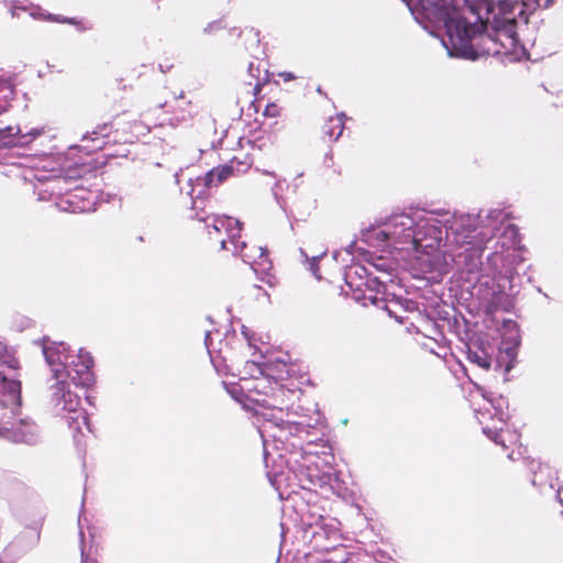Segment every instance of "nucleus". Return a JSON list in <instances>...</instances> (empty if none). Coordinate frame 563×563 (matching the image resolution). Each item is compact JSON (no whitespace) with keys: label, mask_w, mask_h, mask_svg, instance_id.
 Returning a JSON list of instances; mask_svg holds the SVG:
<instances>
[{"label":"nucleus","mask_w":563,"mask_h":563,"mask_svg":"<svg viewBox=\"0 0 563 563\" xmlns=\"http://www.w3.org/2000/svg\"><path fill=\"white\" fill-rule=\"evenodd\" d=\"M501 15L504 19L495 26L494 36L487 33V25L483 21L470 23L451 7L444 8L442 23L454 48L466 49L468 46L473 48L474 46L485 45L487 54L499 53L498 45L505 49H512L518 42L516 20L507 18V14Z\"/></svg>","instance_id":"1"},{"label":"nucleus","mask_w":563,"mask_h":563,"mask_svg":"<svg viewBox=\"0 0 563 563\" xmlns=\"http://www.w3.org/2000/svg\"><path fill=\"white\" fill-rule=\"evenodd\" d=\"M218 223L224 227L227 223L235 224V232L231 233L228 240L221 241V247L232 251L233 254L240 256L243 262L250 264L256 274L265 275L267 283L272 285L271 271L273 269V262L269 258V252L266 247L257 245L253 242H246L241 236V224L238 220L225 219L220 220Z\"/></svg>","instance_id":"2"},{"label":"nucleus","mask_w":563,"mask_h":563,"mask_svg":"<svg viewBox=\"0 0 563 563\" xmlns=\"http://www.w3.org/2000/svg\"><path fill=\"white\" fill-rule=\"evenodd\" d=\"M43 353L59 389H64L68 378L74 385L81 386L89 385L92 382L91 367L93 366V360L89 354L79 355V358H81L80 368H70L64 362L63 358H66V355H64L59 347L45 346Z\"/></svg>","instance_id":"3"},{"label":"nucleus","mask_w":563,"mask_h":563,"mask_svg":"<svg viewBox=\"0 0 563 563\" xmlns=\"http://www.w3.org/2000/svg\"><path fill=\"white\" fill-rule=\"evenodd\" d=\"M415 220L408 214H395L387 219L382 228L375 231V238L378 241L387 242L393 245L412 242L418 245L419 240L416 236Z\"/></svg>","instance_id":"4"},{"label":"nucleus","mask_w":563,"mask_h":563,"mask_svg":"<svg viewBox=\"0 0 563 563\" xmlns=\"http://www.w3.org/2000/svg\"><path fill=\"white\" fill-rule=\"evenodd\" d=\"M424 10L434 9L438 11V20L442 22V14L445 7L454 8L462 16L461 11L452 3V0H417ZM473 7L486 9L488 13L509 14L511 13V0H465Z\"/></svg>","instance_id":"5"},{"label":"nucleus","mask_w":563,"mask_h":563,"mask_svg":"<svg viewBox=\"0 0 563 563\" xmlns=\"http://www.w3.org/2000/svg\"><path fill=\"white\" fill-rule=\"evenodd\" d=\"M62 390L63 409L68 412L66 420L69 428L77 433H82L84 428L91 431L89 417L86 410L80 406V398L70 390H65V388Z\"/></svg>","instance_id":"6"},{"label":"nucleus","mask_w":563,"mask_h":563,"mask_svg":"<svg viewBox=\"0 0 563 563\" xmlns=\"http://www.w3.org/2000/svg\"><path fill=\"white\" fill-rule=\"evenodd\" d=\"M163 107L170 108L167 112L173 114V118H170L172 124L192 120L199 113L198 107L194 106L190 100H186L183 96L179 98L174 97L172 102L166 101Z\"/></svg>","instance_id":"7"},{"label":"nucleus","mask_w":563,"mask_h":563,"mask_svg":"<svg viewBox=\"0 0 563 563\" xmlns=\"http://www.w3.org/2000/svg\"><path fill=\"white\" fill-rule=\"evenodd\" d=\"M529 470L533 473V477L531 479L533 486H537L540 489L545 487L553 489L554 476L553 471L549 465L531 460L529 462Z\"/></svg>","instance_id":"8"},{"label":"nucleus","mask_w":563,"mask_h":563,"mask_svg":"<svg viewBox=\"0 0 563 563\" xmlns=\"http://www.w3.org/2000/svg\"><path fill=\"white\" fill-rule=\"evenodd\" d=\"M234 168L232 165H221L209 170L202 178L206 188L218 187L233 175Z\"/></svg>","instance_id":"9"},{"label":"nucleus","mask_w":563,"mask_h":563,"mask_svg":"<svg viewBox=\"0 0 563 563\" xmlns=\"http://www.w3.org/2000/svg\"><path fill=\"white\" fill-rule=\"evenodd\" d=\"M344 130V122L342 117L333 115L324 121L321 126V137L324 141H335L338 140Z\"/></svg>","instance_id":"10"},{"label":"nucleus","mask_w":563,"mask_h":563,"mask_svg":"<svg viewBox=\"0 0 563 563\" xmlns=\"http://www.w3.org/2000/svg\"><path fill=\"white\" fill-rule=\"evenodd\" d=\"M484 431L496 444L501 445L504 449L514 446L519 442V435L509 429H500L498 431L485 429Z\"/></svg>","instance_id":"11"},{"label":"nucleus","mask_w":563,"mask_h":563,"mask_svg":"<svg viewBox=\"0 0 563 563\" xmlns=\"http://www.w3.org/2000/svg\"><path fill=\"white\" fill-rule=\"evenodd\" d=\"M467 358L473 364H476L481 368L489 369L492 366L490 356L482 349H470L467 353Z\"/></svg>","instance_id":"12"},{"label":"nucleus","mask_w":563,"mask_h":563,"mask_svg":"<svg viewBox=\"0 0 563 563\" xmlns=\"http://www.w3.org/2000/svg\"><path fill=\"white\" fill-rule=\"evenodd\" d=\"M0 385L8 393L11 400L14 401L20 398L21 395V383L14 379H8L2 373H0Z\"/></svg>","instance_id":"13"},{"label":"nucleus","mask_w":563,"mask_h":563,"mask_svg":"<svg viewBox=\"0 0 563 563\" xmlns=\"http://www.w3.org/2000/svg\"><path fill=\"white\" fill-rule=\"evenodd\" d=\"M19 132V129L13 126H7L5 129H0V147H12L16 145L15 136Z\"/></svg>","instance_id":"14"},{"label":"nucleus","mask_w":563,"mask_h":563,"mask_svg":"<svg viewBox=\"0 0 563 563\" xmlns=\"http://www.w3.org/2000/svg\"><path fill=\"white\" fill-rule=\"evenodd\" d=\"M64 184H66V179L64 177H55L47 183L46 191H49L52 196H62L68 191V188H65Z\"/></svg>","instance_id":"15"},{"label":"nucleus","mask_w":563,"mask_h":563,"mask_svg":"<svg viewBox=\"0 0 563 563\" xmlns=\"http://www.w3.org/2000/svg\"><path fill=\"white\" fill-rule=\"evenodd\" d=\"M284 109L277 102L268 103L264 109V117L271 119H278L283 117Z\"/></svg>","instance_id":"16"},{"label":"nucleus","mask_w":563,"mask_h":563,"mask_svg":"<svg viewBox=\"0 0 563 563\" xmlns=\"http://www.w3.org/2000/svg\"><path fill=\"white\" fill-rule=\"evenodd\" d=\"M477 235H473V236H470V235H465L462 240L457 239L456 238V242L459 244H462V245H468L471 250L473 249H483L484 247V243L486 241H488L489 239H482L479 242L477 241H474L473 239L476 238Z\"/></svg>","instance_id":"17"},{"label":"nucleus","mask_w":563,"mask_h":563,"mask_svg":"<svg viewBox=\"0 0 563 563\" xmlns=\"http://www.w3.org/2000/svg\"><path fill=\"white\" fill-rule=\"evenodd\" d=\"M520 2L525 7L536 4L538 7L548 8L553 2V0H511V12L514 11L515 7L518 5Z\"/></svg>","instance_id":"18"},{"label":"nucleus","mask_w":563,"mask_h":563,"mask_svg":"<svg viewBox=\"0 0 563 563\" xmlns=\"http://www.w3.org/2000/svg\"><path fill=\"white\" fill-rule=\"evenodd\" d=\"M48 21L58 22V23H68L78 26L80 30H85L82 23L75 18H62L60 15L48 14L46 18Z\"/></svg>","instance_id":"19"},{"label":"nucleus","mask_w":563,"mask_h":563,"mask_svg":"<svg viewBox=\"0 0 563 563\" xmlns=\"http://www.w3.org/2000/svg\"><path fill=\"white\" fill-rule=\"evenodd\" d=\"M110 130H111V126L109 124H102L101 126L98 128V130L93 131L91 134L93 135V137H91V141H99L100 137H106L109 135L110 133Z\"/></svg>","instance_id":"20"},{"label":"nucleus","mask_w":563,"mask_h":563,"mask_svg":"<svg viewBox=\"0 0 563 563\" xmlns=\"http://www.w3.org/2000/svg\"><path fill=\"white\" fill-rule=\"evenodd\" d=\"M121 82H122V80H117L115 85H114V86H112V87L109 89V95H108L109 97H111V98H113V99H114V98H115V95H117V91H119V90H123V91H125V90H126V88H128V87H126L125 85H123V86L121 87Z\"/></svg>","instance_id":"21"},{"label":"nucleus","mask_w":563,"mask_h":563,"mask_svg":"<svg viewBox=\"0 0 563 563\" xmlns=\"http://www.w3.org/2000/svg\"><path fill=\"white\" fill-rule=\"evenodd\" d=\"M278 76L285 81V82H288V81H291L294 79H296V76L290 73V71H280L278 74Z\"/></svg>","instance_id":"22"},{"label":"nucleus","mask_w":563,"mask_h":563,"mask_svg":"<svg viewBox=\"0 0 563 563\" xmlns=\"http://www.w3.org/2000/svg\"><path fill=\"white\" fill-rule=\"evenodd\" d=\"M253 89H254V95H258V93L261 92V90H262V84L257 81V82L254 85V88H253Z\"/></svg>","instance_id":"23"},{"label":"nucleus","mask_w":563,"mask_h":563,"mask_svg":"<svg viewBox=\"0 0 563 563\" xmlns=\"http://www.w3.org/2000/svg\"><path fill=\"white\" fill-rule=\"evenodd\" d=\"M9 87V82L5 79L0 78V89Z\"/></svg>","instance_id":"24"},{"label":"nucleus","mask_w":563,"mask_h":563,"mask_svg":"<svg viewBox=\"0 0 563 563\" xmlns=\"http://www.w3.org/2000/svg\"><path fill=\"white\" fill-rule=\"evenodd\" d=\"M81 563H96V561L86 558L81 561Z\"/></svg>","instance_id":"25"},{"label":"nucleus","mask_w":563,"mask_h":563,"mask_svg":"<svg viewBox=\"0 0 563 563\" xmlns=\"http://www.w3.org/2000/svg\"><path fill=\"white\" fill-rule=\"evenodd\" d=\"M102 144H103V142H99V144H97V145L95 146V148H101V147H102Z\"/></svg>","instance_id":"26"},{"label":"nucleus","mask_w":563,"mask_h":563,"mask_svg":"<svg viewBox=\"0 0 563 563\" xmlns=\"http://www.w3.org/2000/svg\"><path fill=\"white\" fill-rule=\"evenodd\" d=\"M88 139H89V137H88L87 135H85V136L82 137V141H87Z\"/></svg>","instance_id":"27"}]
</instances>
